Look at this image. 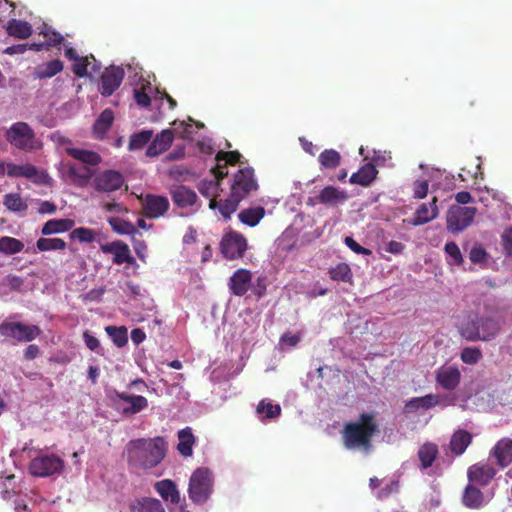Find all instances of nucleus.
I'll list each match as a JSON object with an SVG mask.
<instances>
[{"instance_id": "16", "label": "nucleus", "mask_w": 512, "mask_h": 512, "mask_svg": "<svg viewBox=\"0 0 512 512\" xmlns=\"http://www.w3.org/2000/svg\"><path fill=\"white\" fill-rule=\"evenodd\" d=\"M142 204L144 215L151 219L163 216L170 206L168 198L154 194H147Z\"/></svg>"}, {"instance_id": "34", "label": "nucleus", "mask_w": 512, "mask_h": 512, "mask_svg": "<svg viewBox=\"0 0 512 512\" xmlns=\"http://www.w3.org/2000/svg\"><path fill=\"white\" fill-rule=\"evenodd\" d=\"M178 444L177 451L182 457H190L192 455V448L195 444V437L189 427L181 429L177 433Z\"/></svg>"}, {"instance_id": "45", "label": "nucleus", "mask_w": 512, "mask_h": 512, "mask_svg": "<svg viewBox=\"0 0 512 512\" xmlns=\"http://www.w3.org/2000/svg\"><path fill=\"white\" fill-rule=\"evenodd\" d=\"M3 205L10 211L23 212L28 209L27 203L19 193H8L4 196Z\"/></svg>"}, {"instance_id": "18", "label": "nucleus", "mask_w": 512, "mask_h": 512, "mask_svg": "<svg viewBox=\"0 0 512 512\" xmlns=\"http://www.w3.org/2000/svg\"><path fill=\"white\" fill-rule=\"evenodd\" d=\"M171 199L178 208H188L196 204L198 196L194 190L185 185H176L169 190Z\"/></svg>"}, {"instance_id": "58", "label": "nucleus", "mask_w": 512, "mask_h": 512, "mask_svg": "<svg viewBox=\"0 0 512 512\" xmlns=\"http://www.w3.org/2000/svg\"><path fill=\"white\" fill-rule=\"evenodd\" d=\"M469 258L472 263L480 264L487 261L488 253L486 250L481 246H474L470 250Z\"/></svg>"}, {"instance_id": "42", "label": "nucleus", "mask_w": 512, "mask_h": 512, "mask_svg": "<svg viewBox=\"0 0 512 512\" xmlns=\"http://www.w3.org/2000/svg\"><path fill=\"white\" fill-rule=\"evenodd\" d=\"M36 250L39 252L62 251L67 247V243L61 238L41 237L36 241Z\"/></svg>"}, {"instance_id": "7", "label": "nucleus", "mask_w": 512, "mask_h": 512, "mask_svg": "<svg viewBox=\"0 0 512 512\" xmlns=\"http://www.w3.org/2000/svg\"><path fill=\"white\" fill-rule=\"evenodd\" d=\"M476 214V207L450 206L446 213L447 230L452 234L463 232L473 223Z\"/></svg>"}, {"instance_id": "30", "label": "nucleus", "mask_w": 512, "mask_h": 512, "mask_svg": "<svg viewBox=\"0 0 512 512\" xmlns=\"http://www.w3.org/2000/svg\"><path fill=\"white\" fill-rule=\"evenodd\" d=\"M472 434L458 429L451 436L449 448L455 456H461L472 442Z\"/></svg>"}, {"instance_id": "6", "label": "nucleus", "mask_w": 512, "mask_h": 512, "mask_svg": "<svg viewBox=\"0 0 512 512\" xmlns=\"http://www.w3.org/2000/svg\"><path fill=\"white\" fill-rule=\"evenodd\" d=\"M214 479L208 468L196 469L189 478L188 497L193 504L203 505L213 492Z\"/></svg>"}, {"instance_id": "21", "label": "nucleus", "mask_w": 512, "mask_h": 512, "mask_svg": "<svg viewBox=\"0 0 512 512\" xmlns=\"http://www.w3.org/2000/svg\"><path fill=\"white\" fill-rule=\"evenodd\" d=\"M67 174L72 183L77 187H86L95 174V170L86 165L67 163Z\"/></svg>"}, {"instance_id": "38", "label": "nucleus", "mask_w": 512, "mask_h": 512, "mask_svg": "<svg viewBox=\"0 0 512 512\" xmlns=\"http://www.w3.org/2000/svg\"><path fill=\"white\" fill-rule=\"evenodd\" d=\"M264 216L265 209L262 206H257L243 209L238 214V219L241 223L249 227H255L263 219Z\"/></svg>"}, {"instance_id": "27", "label": "nucleus", "mask_w": 512, "mask_h": 512, "mask_svg": "<svg viewBox=\"0 0 512 512\" xmlns=\"http://www.w3.org/2000/svg\"><path fill=\"white\" fill-rule=\"evenodd\" d=\"M154 490L165 502H170L172 505L180 503V493L176 484L170 479H164L154 484Z\"/></svg>"}, {"instance_id": "54", "label": "nucleus", "mask_w": 512, "mask_h": 512, "mask_svg": "<svg viewBox=\"0 0 512 512\" xmlns=\"http://www.w3.org/2000/svg\"><path fill=\"white\" fill-rule=\"evenodd\" d=\"M135 262L134 257L131 255L129 246L126 243L120 247L115 257H113V263L121 265L123 263L133 264Z\"/></svg>"}, {"instance_id": "17", "label": "nucleus", "mask_w": 512, "mask_h": 512, "mask_svg": "<svg viewBox=\"0 0 512 512\" xmlns=\"http://www.w3.org/2000/svg\"><path fill=\"white\" fill-rule=\"evenodd\" d=\"M252 285V273L250 270L237 269L229 278L228 287L230 292L238 297L244 296Z\"/></svg>"}, {"instance_id": "41", "label": "nucleus", "mask_w": 512, "mask_h": 512, "mask_svg": "<svg viewBox=\"0 0 512 512\" xmlns=\"http://www.w3.org/2000/svg\"><path fill=\"white\" fill-rule=\"evenodd\" d=\"M318 161L322 169H335L341 163V155L335 149H325L319 154Z\"/></svg>"}, {"instance_id": "60", "label": "nucleus", "mask_w": 512, "mask_h": 512, "mask_svg": "<svg viewBox=\"0 0 512 512\" xmlns=\"http://www.w3.org/2000/svg\"><path fill=\"white\" fill-rule=\"evenodd\" d=\"M429 184L427 180H416L413 187V195L416 199H423L427 196Z\"/></svg>"}, {"instance_id": "39", "label": "nucleus", "mask_w": 512, "mask_h": 512, "mask_svg": "<svg viewBox=\"0 0 512 512\" xmlns=\"http://www.w3.org/2000/svg\"><path fill=\"white\" fill-rule=\"evenodd\" d=\"M114 121V113L111 109H105L98 116L93 125V131L101 138L110 129Z\"/></svg>"}, {"instance_id": "8", "label": "nucleus", "mask_w": 512, "mask_h": 512, "mask_svg": "<svg viewBox=\"0 0 512 512\" xmlns=\"http://www.w3.org/2000/svg\"><path fill=\"white\" fill-rule=\"evenodd\" d=\"M40 334L41 329L34 324L17 321H3L0 324V335L16 342H31Z\"/></svg>"}, {"instance_id": "15", "label": "nucleus", "mask_w": 512, "mask_h": 512, "mask_svg": "<svg viewBox=\"0 0 512 512\" xmlns=\"http://www.w3.org/2000/svg\"><path fill=\"white\" fill-rule=\"evenodd\" d=\"M124 78V70L120 67L111 66L101 75L100 93L103 96H110L119 88Z\"/></svg>"}, {"instance_id": "20", "label": "nucleus", "mask_w": 512, "mask_h": 512, "mask_svg": "<svg viewBox=\"0 0 512 512\" xmlns=\"http://www.w3.org/2000/svg\"><path fill=\"white\" fill-rule=\"evenodd\" d=\"M437 197H433L429 203H422L414 213V217L408 221L412 226L424 225L438 217Z\"/></svg>"}, {"instance_id": "40", "label": "nucleus", "mask_w": 512, "mask_h": 512, "mask_svg": "<svg viewBox=\"0 0 512 512\" xmlns=\"http://www.w3.org/2000/svg\"><path fill=\"white\" fill-rule=\"evenodd\" d=\"M130 508L132 512H165L159 500L148 497L137 500Z\"/></svg>"}, {"instance_id": "44", "label": "nucleus", "mask_w": 512, "mask_h": 512, "mask_svg": "<svg viewBox=\"0 0 512 512\" xmlns=\"http://www.w3.org/2000/svg\"><path fill=\"white\" fill-rule=\"evenodd\" d=\"M63 70V63L59 59H53L38 67L37 75L41 79L51 78Z\"/></svg>"}, {"instance_id": "4", "label": "nucleus", "mask_w": 512, "mask_h": 512, "mask_svg": "<svg viewBox=\"0 0 512 512\" xmlns=\"http://www.w3.org/2000/svg\"><path fill=\"white\" fill-rule=\"evenodd\" d=\"M460 334L468 340H490L499 332V324L491 317L468 314L459 323Z\"/></svg>"}, {"instance_id": "2", "label": "nucleus", "mask_w": 512, "mask_h": 512, "mask_svg": "<svg viewBox=\"0 0 512 512\" xmlns=\"http://www.w3.org/2000/svg\"><path fill=\"white\" fill-rule=\"evenodd\" d=\"M259 189V184L252 167L240 168L233 176L230 194L225 200L220 201L219 212L225 219L238 209L239 203L251 193Z\"/></svg>"}, {"instance_id": "56", "label": "nucleus", "mask_w": 512, "mask_h": 512, "mask_svg": "<svg viewBox=\"0 0 512 512\" xmlns=\"http://www.w3.org/2000/svg\"><path fill=\"white\" fill-rule=\"evenodd\" d=\"M146 87L150 88V83L146 86L143 85L140 89L134 90V99L136 103L141 107H148L151 103V98L146 92Z\"/></svg>"}, {"instance_id": "23", "label": "nucleus", "mask_w": 512, "mask_h": 512, "mask_svg": "<svg viewBox=\"0 0 512 512\" xmlns=\"http://www.w3.org/2000/svg\"><path fill=\"white\" fill-rule=\"evenodd\" d=\"M497 466L504 469L512 463V440L503 438L499 440L490 452Z\"/></svg>"}, {"instance_id": "53", "label": "nucleus", "mask_w": 512, "mask_h": 512, "mask_svg": "<svg viewBox=\"0 0 512 512\" xmlns=\"http://www.w3.org/2000/svg\"><path fill=\"white\" fill-rule=\"evenodd\" d=\"M444 250L446 254L451 258V260L448 262L449 264L459 266L463 263L462 253L455 242H447L444 246Z\"/></svg>"}, {"instance_id": "19", "label": "nucleus", "mask_w": 512, "mask_h": 512, "mask_svg": "<svg viewBox=\"0 0 512 512\" xmlns=\"http://www.w3.org/2000/svg\"><path fill=\"white\" fill-rule=\"evenodd\" d=\"M242 155L238 151H219L216 154L217 165L212 169L215 178L224 179L228 175L227 165H235L240 162Z\"/></svg>"}, {"instance_id": "64", "label": "nucleus", "mask_w": 512, "mask_h": 512, "mask_svg": "<svg viewBox=\"0 0 512 512\" xmlns=\"http://www.w3.org/2000/svg\"><path fill=\"white\" fill-rule=\"evenodd\" d=\"M105 293L104 287L91 289L84 295V299L88 301H99Z\"/></svg>"}, {"instance_id": "5", "label": "nucleus", "mask_w": 512, "mask_h": 512, "mask_svg": "<svg viewBox=\"0 0 512 512\" xmlns=\"http://www.w3.org/2000/svg\"><path fill=\"white\" fill-rule=\"evenodd\" d=\"M5 139L12 147L23 152H34L43 146L33 128L22 121L13 123L5 131Z\"/></svg>"}, {"instance_id": "35", "label": "nucleus", "mask_w": 512, "mask_h": 512, "mask_svg": "<svg viewBox=\"0 0 512 512\" xmlns=\"http://www.w3.org/2000/svg\"><path fill=\"white\" fill-rule=\"evenodd\" d=\"M6 31L9 36L18 38V39H27L32 35V26L23 20L18 19H10L7 22Z\"/></svg>"}, {"instance_id": "9", "label": "nucleus", "mask_w": 512, "mask_h": 512, "mask_svg": "<svg viewBox=\"0 0 512 512\" xmlns=\"http://www.w3.org/2000/svg\"><path fill=\"white\" fill-rule=\"evenodd\" d=\"M247 247V239L241 233L233 230L225 233L220 241V251L227 260L242 258Z\"/></svg>"}, {"instance_id": "13", "label": "nucleus", "mask_w": 512, "mask_h": 512, "mask_svg": "<svg viewBox=\"0 0 512 512\" xmlns=\"http://www.w3.org/2000/svg\"><path fill=\"white\" fill-rule=\"evenodd\" d=\"M7 175L10 177H24L36 184H46L49 178L47 173L38 170L32 164L18 165L14 163H8Z\"/></svg>"}, {"instance_id": "10", "label": "nucleus", "mask_w": 512, "mask_h": 512, "mask_svg": "<svg viewBox=\"0 0 512 512\" xmlns=\"http://www.w3.org/2000/svg\"><path fill=\"white\" fill-rule=\"evenodd\" d=\"M64 467L63 460L56 455H41L31 460L29 472L36 477H49L60 473Z\"/></svg>"}, {"instance_id": "52", "label": "nucleus", "mask_w": 512, "mask_h": 512, "mask_svg": "<svg viewBox=\"0 0 512 512\" xmlns=\"http://www.w3.org/2000/svg\"><path fill=\"white\" fill-rule=\"evenodd\" d=\"M109 224L119 234L133 235L137 232L136 227L132 223L120 218L110 219Z\"/></svg>"}, {"instance_id": "43", "label": "nucleus", "mask_w": 512, "mask_h": 512, "mask_svg": "<svg viewBox=\"0 0 512 512\" xmlns=\"http://www.w3.org/2000/svg\"><path fill=\"white\" fill-rule=\"evenodd\" d=\"M24 244L19 239L9 236L0 237V252L5 255H13L21 252Z\"/></svg>"}, {"instance_id": "32", "label": "nucleus", "mask_w": 512, "mask_h": 512, "mask_svg": "<svg viewBox=\"0 0 512 512\" xmlns=\"http://www.w3.org/2000/svg\"><path fill=\"white\" fill-rule=\"evenodd\" d=\"M65 151L70 157L82 162L89 167L98 166L102 161L101 156L92 150L68 147L65 149Z\"/></svg>"}, {"instance_id": "62", "label": "nucleus", "mask_w": 512, "mask_h": 512, "mask_svg": "<svg viewBox=\"0 0 512 512\" xmlns=\"http://www.w3.org/2000/svg\"><path fill=\"white\" fill-rule=\"evenodd\" d=\"M123 243L124 242L121 240L113 241L111 243L101 245L100 249L103 253L113 254V256L115 257L116 253L118 252L120 247L123 245Z\"/></svg>"}, {"instance_id": "51", "label": "nucleus", "mask_w": 512, "mask_h": 512, "mask_svg": "<svg viewBox=\"0 0 512 512\" xmlns=\"http://www.w3.org/2000/svg\"><path fill=\"white\" fill-rule=\"evenodd\" d=\"M400 490V482L398 479L390 480L385 486L374 493L378 500H384L391 495L398 493Z\"/></svg>"}, {"instance_id": "24", "label": "nucleus", "mask_w": 512, "mask_h": 512, "mask_svg": "<svg viewBox=\"0 0 512 512\" xmlns=\"http://www.w3.org/2000/svg\"><path fill=\"white\" fill-rule=\"evenodd\" d=\"M462 505L470 510H480L485 505V496L476 486L468 483L461 496Z\"/></svg>"}, {"instance_id": "50", "label": "nucleus", "mask_w": 512, "mask_h": 512, "mask_svg": "<svg viewBox=\"0 0 512 512\" xmlns=\"http://www.w3.org/2000/svg\"><path fill=\"white\" fill-rule=\"evenodd\" d=\"M95 237V231L86 227L75 228L70 233L71 239L78 240L81 243H92Z\"/></svg>"}, {"instance_id": "31", "label": "nucleus", "mask_w": 512, "mask_h": 512, "mask_svg": "<svg viewBox=\"0 0 512 512\" xmlns=\"http://www.w3.org/2000/svg\"><path fill=\"white\" fill-rule=\"evenodd\" d=\"M220 180H218L216 178V181L214 180H201L198 185H197V188H198V191L200 192L201 195H203L204 197L206 198H209L210 201H209V208L210 209H216L218 208L219 209V205H220V202H218L216 200V198L218 197V190H219V186H220Z\"/></svg>"}, {"instance_id": "37", "label": "nucleus", "mask_w": 512, "mask_h": 512, "mask_svg": "<svg viewBox=\"0 0 512 512\" xmlns=\"http://www.w3.org/2000/svg\"><path fill=\"white\" fill-rule=\"evenodd\" d=\"M91 65V70L93 72H99L101 66L100 63L96 61L93 55L79 57L78 60L74 61L72 65L73 73L78 77H85L88 75V66Z\"/></svg>"}, {"instance_id": "59", "label": "nucleus", "mask_w": 512, "mask_h": 512, "mask_svg": "<svg viewBox=\"0 0 512 512\" xmlns=\"http://www.w3.org/2000/svg\"><path fill=\"white\" fill-rule=\"evenodd\" d=\"M14 482H15L14 475H9L6 477V479L3 483L4 489L1 491V495L4 500H10L12 498V496L15 495Z\"/></svg>"}, {"instance_id": "29", "label": "nucleus", "mask_w": 512, "mask_h": 512, "mask_svg": "<svg viewBox=\"0 0 512 512\" xmlns=\"http://www.w3.org/2000/svg\"><path fill=\"white\" fill-rule=\"evenodd\" d=\"M378 170L372 163L364 164L357 172L350 176L349 182L351 184L361 185L363 187L370 186L376 179Z\"/></svg>"}, {"instance_id": "49", "label": "nucleus", "mask_w": 512, "mask_h": 512, "mask_svg": "<svg viewBox=\"0 0 512 512\" xmlns=\"http://www.w3.org/2000/svg\"><path fill=\"white\" fill-rule=\"evenodd\" d=\"M153 135L151 130H143L136 134H133L129 141V149L130 150H138L143 148L146 144L149 143Z\"/></svg>"}, {"instance_id": "61", "label": "nucleus", "mask_w": 512, "mask_h": 512, "mask_svg": "<svg viewBox=\"0 0 512 512\" xmlns=\"http://www.w3.org/2000/svg\"><path fill=\"white\" fill-rule=\"evenodd\" d=\"M344 242L356 254H361V255H370L371 254V251L369 249L361 246L350 236L345 237Z\"/></svg>"}, {"instance_id": "3", "label": "nucleus", "mask_w": 512, "mask_h": 512, "mask_svg": "<svg viewBox=\"0 0 512 512\" xmlns=\"http://www.w3.org/2000/svg\"><path fill=\"white\" fill-rule=\"evenodd\" d=\"M378 431V424L374 414L362 413L358 421L349 422L342 432L343 442L346 448H368L373 436Z\"/></svg>"}, {"instance_id": "33", "label": "nucleus", "mask_w": 512, "mask_h": 512, "mask_svg": "<svg viewBox=\"0 0 512 512\" xmlns=\"http://www.w3.org/2000/svg\"><path fill=\"white\" fill-rule=\"evenodd\" d=\"M75 226V221L72 219H50L41 228V234L49 236L68 232Z\"/></svg>"}, {"instance_id": "63", "label": "nucleus", "mask_w": 512, "mask_h": 512, "mask_svg": "<svg viewBox=\"0 0 512 512\" xmlns=\"http://www.w3.org/2000/svg\"><path fill=\"white\" fill-rule=\"evenodd\" d=\"M503 247L509 253L512 252V227L505 229L501 235Z\"/></svg>"}, {"instance_id": "28", "label": "nucleus", "mask_w": 512, "mask_h": 512, "mask_svg": "<svg viewBox=\"0 0 512 512\" xmlns=\"http://www.w3.org/2000/svg\"><path fill=\"white\" fill-rule=\"evenodd\" d=\"M316 199L321 204L334 206L339 203H344L348 199V195L344 190H340L334 186H326L319 192Z\"/></svg>"}, {"instance_id": "12", "label": "nucleus", "mask_w": 512, "mask_h": 512, "mask_svg": "<svg viewBox=\"0 0 512 512\" xmlns=\"http://www.w3.org/2000/svg\"><path fill=\"white\" fill-rule=\"evenodd\" d=\"M453 404V398L438 394H427L422 397H415L407 401L405 409L408 413L416 412L419 409L428 410L435 406H449Z\"/></svg>"}, {"instance_id": "25", "label": "nucleus", "mask_w": 512, "mask_h": 512, "mask_svg": "<svg viewBox=\"0 0 512 512\" xmlns=\"http://www.w3.org/2000/svg\"><path fill=\"white\" fill-rule=\"evenodd\" d=\"M173 140L174 134L172 130L166 129L161 131L149 144L146 151V155L149 157H155L160 155L161 153L169 149Z\"/></svg>"}, {"instance_id": "57", "label": "nucleus", "mask_w": 512, "mask_h": 512, "mask_svg": "<svg viewBox=\"0 0 512 512\" xmlns=\"http://www.w3.org/2000/svg\"><path fill=\"white\" fill-rule=\"evenodd\" d=\"M300 333H292L290 331L284 333L280 338V345L283 348H294L300 342Z\"/></svg>"}, {"instance_id": "36", "label": "nucleus", "mask_w": 512, "mask_h": 512, "mask_svg": "<svg viewBox=\"0 0 512 512\" xmlns=\"http://www.w3.org/2000/svg\"><path fill=\"white\" fill-rule=\"evenodd\" d=\"M439 454L438 446L431 442L424 443L418 450V458L421 469L426 470L432 467Z\"/></svg>"}, {"instance_id": "48", "label": "nucleus", "mask_w": 512, "mask_h": 512, "mask_svg": "<svg viewBox=\"0 0 512 512\" xmlns=\"http://www.w3.org/2000/svg\"><path fill=\"white\" fill-rule=\"evenodd\" d=\"M329 275L332 280L351 282L352 272L348 264L339 263L335 267L329 269Z\"/></svg>"}, {"instance_id": "22", "label": "nucleus", "mask_w": 512, "mask_h": 512, "mask_svg": "<svg viewBox=\"0 0 512 512\" xmlns=\"http://www.w3.org/2000/svg\"><path fill=\"white\" fill-rule=\"evenodd\" d=\"M461 380V374L457 367L442 366L437 370L436 382L445 390H455Z\"/></svg>"}, {"instance_id": "47", "label": "nucleus", "mask_w": 512, "mask_h": 512, "mask_svg": "<svg viewBox=\"0 0 512 512\" xmlns=\"http://www.w3.org/2000/svg\"><path fill=\"white\" fill-rule=\"evenodd\" d=\"M282 408L279 404H272L266 400H262L256 406V413L264 414L266 419H275L281 415Z\"/></svg>"}, {"instance_id": "14", "label": "nucleus", "mask_w": 512, "mask_h": 512, "mask_svg": "<svg viewBox=\"0 0 512 512\" xmlns=\"http://www.w3.org/2000/svg\"><path fill=\"white\" fill-rule=\"evenodd\" d=\"M496 473L497 471L488 464H473L467 470L468 483L476 487H486L494 479Z\"/></svg>"}, {"instance_id": "26", "label": "nucleus", "mask_w": 512, "mask_h": 512, "mask_svg": "<svg viewBox=\"0 0 512 512\" xmlns=\"http://www.w3.org/2000/svg\"><path fill=\"white\" fill-rule=\"evenodd\" d=\"M116 397L127 403L128 406L123 408L124 415H135L148 407V401L140 395H131L127 392H115Z\"/></svg>"}, {"instance_id": "11", "label": "nucleus", "mask_w": 512, "mask_h": 512, "mask_svg": "<svg viewBox=\"0 0 512 512\" xmlns=\"http://www.w3.org/2000/svg\"><path fill=\"white\" fill-rule=\"evenodd\" d=\"M124 181V176L119 171L108 169L94 176L93 187L97 192L112 193L121 189Z\"/></svg>"}, {"instance_id": "46", "label": "nucleus", "mask_w": 512, "mask_h": 512, "mask_svg": "<svg viewBox=\"0 0 512 512\" xmlns=\"http://www.w3.org/2000/svg\"><path fill=\"white\" fill-rule=\"evenodd\" d=\"M105 330L117 347L121 348L127 343L128 331L125 326H107Z\"/></svg>"}, {"instance_id": "55", "label": "nucleus", "mask_w": 512, "mask_h": 512, "mask_svg": "<svg viewBox=\"0 0 512 512\" xmlns=\"http://www.w3.org/2000/svg\"><path fill=\"white\" fill-rule=\"evenodd\" d=\"M42 34L45 37L44 44H45L46 48H48V47H56L59 44H61V42L64 40L63 36L60 33L55 32V31H53L51 29L43 30Z\"/></svg>"}, {"instance_id": "1", "label": "nucleus", "mask_w": 512, "mask_h": 512, "mask_svg": "<svg viewBox=\"0 0 512 512\" xmlns=\"http://www.w3.org/2000/svg\"><path fill=\"white\" fill-rule=\"evenodd\" d=\"M166 450L162 437L131 440L126 446L127 463L134 470L147 471L162 462Z\"/></svg>"}]
</instances>
